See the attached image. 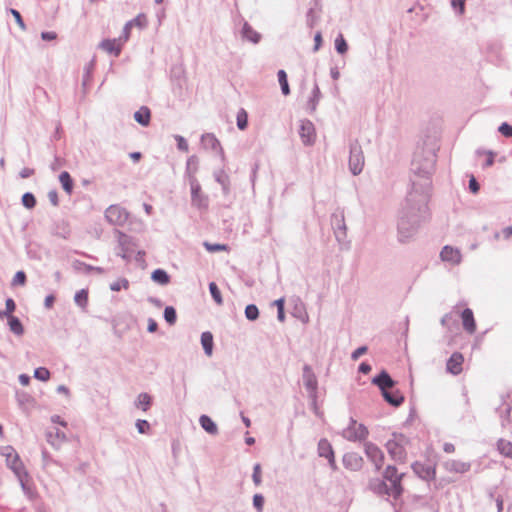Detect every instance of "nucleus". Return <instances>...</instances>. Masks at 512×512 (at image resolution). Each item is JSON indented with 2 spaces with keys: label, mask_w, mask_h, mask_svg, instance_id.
I'll return each instance as SVG.
<instances>
[{
  "label": "nucleus",
  "mask_w": 512,
  "mask_h": 512,
  "mask_svg": "<svg viewBox=\"0 0 512 512\" xmlns=\"http://www.w3.org/2000/svg\"><path fill=\"white\" fill-rule=\"evenodd\" d=\"M322 97L320 88L317 84V82L314 83L312 93L310 98L307 101V108L310 111V113H313L316 111L317 105Z\"/></svg>",
  "instance_id": "c85d7f7f"
},
{
  "label": "nucleus",
  "mask_w": 512,
  "mask_h": 512,
  "mask_svg": "<svg viewBox=\"0 0 512 512\" xmlns=\"http://www.w3.org/2000/svg\"><path fill=\"white\" fill-rule=\"evenodd\" d=\"M241 36L243 39H246L254 44H257L261 39V35L255 31L248 22H244L241 29Z\"/></svg>",
  "instance_id": "b1692460"
},
{
  "label": "nucleus",
  "mask_w": 512,
  "mask_h": 512,
  "mask_svg": "<svg viewBox=\"0 0 512 512\" xmlns=\"http://www.w3.org/2000/svg\"><path fill=\"white\" fill-rule=\"evenodd\" d=\"M22 205L27 209H33L36 206V198L33 193L26 192L21 198Z\"/></svg>",
  "instance_id": "79ce46f5"
},
{
  "label": "nucleus",
  "mask_w": 512,
  "mask_h": 512,
  "mask_svg": "<svg viewBox=\"0 0 512 512\" xmlns=\"http://www.w3.org/2000/svg\"><path fill=\"white\" fill-rule=\"evenodd\" d=\"M163 316L169 325H174L177 321V313L173 306H166Z\"/></svg>",
  "instance_id": "a19ab883"
},
{
  "label": "nucleus",
  "mask_w": 512,
  "mask_h": 512,
  "mask_svg": "<svg viewBox=\"0 0 512 512\" xmlns=\"http://www.w3.org/2000/svg\"><path fill=\"white\" fill-rule=\"evenodd\" d=\"M274 304L277 307V319L280 322H284V320H285V312H284L285 300H284V298H279V299L275 300Z\"/></svg>",
  "instance_id": "09e8293b"
},
{
  "label": "nucleus",
  "mask_w": 512,
  "mask_h": 512,
  "mask_svg": "<svg viewBox=\"0 0 512 512\" xmlns=\"http://www.w3.org/2000/svg\"><path fill=\"white\" fill-rule=\"evenodd\" d=\"M115 234L117 235L118 248L120 250L117 252V255L124 260H130L129 253L132 252L133 247L136 246L134 238L118 229L115 230Z\"/></svg>",
  "instance_id": "6e6552de"
},
{
  "label": "nucleus",
  "mask_w": 512,
  "mask_h": 512,
  "mask_svg": "<svg viewBox=\"0 0 512 512\" xmlns=\"http://www.w3.org/2000/svg\"><path fill=\"white\" fill-rule=\"evenodd\" d=\"M463 328L470 334L476 331V323L473 311L470 308H465L461 313Z\"/></svg>",
  "instance_id": "4be33fe9"
},
{
  "label": "nucleus",
  "mask_w": 512,
  "mask_h": 512,
  "mask_svg": "<svg viewBox=\"0 0 512 512\" xmlns=\"http://www.w3.org/2000/svg\"><path fill=\"white\" fill-rule=\"evenodd\" d=\"M0 455L5 458L6 466L12 470L17 477L23 491H27L26 482L29 478V474L17 451L10 445L2 446L0 447Z\"/></svg>",
  "instance_id": "f03ea898"
},
{
  "label": "nucleus",
  "mask_w": 512,
  "mask_h": 512,
  "mask_svg": "<svg viewBox=\"0 0 512 512\" xmlns=\"http://www.w3.org/2000/svg\"><path fill=\"white\" fill-rule=\"evenodd\" d=\"M299 135L304 145L310 146L315 142V127L310 120H301Z\"/></svg>",
  "instance_id": "ddd939ff"
},
{
  "label": "nucleus",
  "mask_w": 512,
  "mask_h": 512,
  "mask_svg": "<svg viewBox=\"0 0 512 512\" xmlns=\"http://www.w3.org/2000/svg\"><path fill=\"white\" fill-rule=\"evenodd\" d=\"M129 218L128 211L120 205H110L105 210V219L114 226H123Z\"/></svg>",
  "instance_id": "39448f33"
},
{
  "label": "nucleus",
  "mask_w": 512,
  "mask_h": 512,
  "mask_svg": "<svg viewBox=\"0 0 512 512\" xmlns=\"http://www.w3.org/2000/svg\"><path fill=\"white\" fill-rule=\"evenodd\" d=\"M252 480L256 486H259L262 482L261 465L259 463H256L253 467Z\"/></svg>",
  "instance_id": "603ef678"
},
{
  "label": "nucleus",
  "mask_w": 512,
  "mask_h": 512,
  "mask_svg": "<svg viewBox=\"0 0 512 512\" xmlns=\"http://www.w3.org/2000/svg\"><path fill=\"white\" fill-rule=\"evenodd\" d=\"M129 287V281L126 278H121L110 284L112 291H120L122 288L127 289Z\"/></svg>",
  "instance_id": "3c124183"
},
{
  "label": "nucleus",
  "mask_w": 512,
  "mask_h": 512,
  "mask_svg": "<svg viewBox=\"0 0 512 512\" xmlns=\"http://www.w3.org/2000/svg\"><path fill=\"white\" fill-rule=\"evenodd\" d=\"M385 447L388 451L389 456L396 462L404 463L406 460V450L405 447L402 446L400 442H396V440H388L385 444Z\"/></svg>",
  "instance_id": "f8f14e48"
},
{
  "label": "nucleus",
  "mask_w": 512,
  "mask_h": 512,
  "mask_svg": "<svg viewBox=\"0 0 512 512\" xmlns=\"http://www.w3.org/2000/svg\"><path fill=\"white\" fill-rule=\"evenodd\" d=\"M470 467V463L459 460H449L445 462V468L450 472L465 473L469 471Z\"/></svg>",
  "instance_id": "393cba45"
},
{
  "label": "nucleus",
  "mask_w": 512,
  "mask_h": 512,
  "mask_svg": "<svg viewBox=\"0 0 512 512\" xmlns=\"http://www.w3.org/2000/svg\"><path fill=\"white\" fill-rule=\"evenodd\" d=\"M322 12V0H311L310 8L306 13V25L313 28L320 19Z\"/></svg>",
  "instance_id": "2eb2a0df"
},
{
  "label": "nucleus",
  "mask_w": 512,
  "mask_h": 512,
  "mask_svg": "<svg viewBox=\"0 0 512 512\" xmlns=\"http://www.w3.org/2000/svg\"><path fill=\"white\" fill-rule=\"evenodd\" d=\"M10 13L12 14V16L14 17L16 23L18 24V26L21 28V30L25 31L26 30V25L23 21V18L20 14V12L16 9H13L11 8L10 10Z\"/></svg>",
  "instance_id": "13d9d810"
},
{
  "label": "nucleus",
  "mask_w": 512,
  "mask_h": 512,
  "mask_svg": "<svg viewBox=\"0 0 512 512\" xmlns=\"http://www.w3.org/2000/svg\"><path fill=\"white\" fill-rule=\"evenodd\" d=\"M59 181L61 183V186L63 190L70 195L73 191L74 187V181L71 177V175L67 171H63L59 175Z\"/></svg>",
  "instance_id": "72a5a7b5"
},
{
  "label": "nucleus",
  "mask_w": 512,
  "mask_h": 512,
  "mask_svg": "<svg viewBox=\"0 0 512 512\" xmlns=\"http://www.w3.org/2000/svg\"><path fill=\"white\" fill-rule=\"evenodd\" d=\"M317 450L318 455L326 459L332 458L334 455V451L330 442L325 438L320 439V441L318 442Z\"/></svg>",
  "instance_id": "7c9ffc66"
},
{
  "label": "nucleus",
  "mask_w": 512,
  "mask_h": 512,
  "mask_svg": "<svg viewBox=\"0 0 512 512\" xmlns=\"http://www.w3.org/2000/svg\"><path fill=\"white\" fill-rule=\"evenodd\" d=\"M413 471L424 480H429L434 478L435 469L431 466H426L420 462H415L412 464Z\"/></svg>",
  "instance_id": "412c9836"
},
{
  "label": "nucleus",
  "mask_w": 512,
  "mask_h": 512,
  "mask_svg": "<svg viewBox=\"0 0 512 512\" xmlns=\"http://www.w3.org/2000/svg\"><path fill=\"white\" fill-rule=\"evenodd\" d=\"M264 497L262 494H255L253 496V506L255 507V509L258 511V512H262L263 511V507H264Z\"/></svg>",
  "instance_id": "5fc2aeb1"
},
{
  "label": "nucleus",
  "mask_w": 512,
  "mask_h": 512,
  "mask_svg": "<svg viewBox=\"0 0 512 512\" xmlns=\"http://www.w3.org/2000/svg\"><path fill=\"white\" fill-rule=\"evenodd\" d=\"M190 187H191V203L192 206L198 209H207L209 200L208 197L201 192V186L195 176H190Z\"/></svg>",
  "instance_id": "423d86ee"
},
{
  "label": "nucleus",
  "mask_w": 512,
  "mask_h": 512,
  "mask_svg": "<svg viewBox=\"0 0 512 512\" xmlns=\"http://www.w3.org/2000/svg\"><path fill=\"white\" fill-rule=\"evenodd\" d=\"M134 119L140 125L144 127L148 126L151 120L150 109L147 106L140 107V109L134 113Z\"/></svg>",
  "instance_id": "cd10ccee"
},
{
  "label": "nucleus",
  "mask_w": 512,
  "mask_h": 512,
  "mask_svg": "<svg viewBox=\"0 0 512 512\" xmlns=\"http://www.w3.org/2000/svg\"><path fill=\"white\" fill-rule=\"evenodd\" d=\"M48 199L50 201V203L53 205V206H58L59 205V200H58V193L56 190H50L48 192Z\"/></svg>",
  "instance_id": "338daca9"
},
{
  "label": "nucleus",
  "mask_w": 512,
  "mask_h": 512,
  "mask_svg": "<svg viewBox=\"0 0 512 512\" xmlns=\"http://www.w3.org/2000/svg\"><path fill=\"white\" fill-rule=\"evenodd\" d=\"M204 247L209 252H218V251H225V250H227V245H225V244H218V243L212 244V243H209V242H204Z\"/></svg>",
  "instance_id": "864d4df0"
},
{
  "label": "nucleus",
  "mask_w": 512,
  "mask_h": 512,
  "mask_svg": "<svg viewBox=\"0 0 512 512\" xmlns=\"http://www.w3.org/2000/svg\"><path fill=\"white\" fill-rule=\"evenodd\" d=\"M74 301L79 307L86 308L88 304V291L86 289H81L76 292Z\"/></svg>",
  "instance_id": "ea45409f"
},
{
  "label": "nucleus",
  "mask_w": 512,
  "mask_h": 512,
  "mask_svg": "<svg viewBox=\"0 0 512 512\" xmlns=\"http://www.w3.org/2000/svg\"><path fill=\"white\" fill-rule=\"evenodd\" d=\"M198 157L196 155H192L187 159L186 163V174L188 175V178L190 179V176H195V173L198 170Z\"/></svg>",
  "instance_id": "4c0bfd02"
},
{
  "label": "nucleus",
  "mask_w": 512,
  "mask_h": 512,
  "mask_svg": "<svg viewBox=\"0 0 512 512\" xmlns=\"http://www.w3.org/2000/svg\"><path fill=\"white\" fill-rule=\"evenodd\" d=\"M364 452L367 458L374 464L376 471H379L384 463V453L372 442L364 443Z\"/></svg>",
  "instance_id": "1a4fd4ad"
},
{
  "label": "nucleus",
  "mask_w": 512,
  "mask_h": 512,
  "mask_svg": "<svg viewBox=\"0 0 512 512\" xmlns=\"http://www.w3.org/2000/svg\"><path fill=\"white\" fill-rule=\"evenodd\" d=\"M463 361L464 358L461 353H453L447 361V370L453 375H458L462 371Z\"/></svg>",
  "instance_id": "aec40b11"
},
{
  "label": "nucleus",
  "mask_w": 512,
  "mask_h": 512,
  "mask_svg": "<svg viewBox=\"0 0 512 512\" xmlns=\"http://www.w3.org/2000/svg\"><path fill=\"white\" fill-rule=\"evenodd\" d=\"M278 82L281 87V92L283 95L287 96L290 94V87L287 79V73L284 70H279L277 72Z\"/></svg>",
  "instance_id": "e433bc0d"
},
{
  "label": "nucleus",
  "mask_w": 512,
  "mask_h": 512,
  "mask_svg": "<svg viewBox=\"0 0 512 512\" xmlns=\"http://www.w3.org/2000/svg\"><path fill=\"white\" fill-rule=\"evenodd\" d=\"M202 143L205 147L211 148L212 150H218L221 159L225 160V154L219 140L212 133H206L201 137Z\"/></svg>",
  "instance_id": "6ab92c4d"
},
{
  "label": "nucleus",
  "mask_w": 512,
  "mask_h": 512,
  "mask_svg": "<svg viewBox=\"0 0 512 512\" xmlns=\"http://www.w3.org/2000/svg\"><path fill=\"white\" fill-rule=\"evenodd\" d=\"M435 163L436 154L432 150L414 153L412 171L424 179L422 182H412V189L408 192L405 203L399 212L397 232L400 242H406L412 238L421 223L428 218L429 175L433 172Z\"/></svg>",
  "instance_id": "f257e3e1"
},
{
  "label": "nucleus",
  "mask_w": 512,
  "mask_h": 512,
  "mask_svg": "<svg viewBox=\"0 0 512 512\" xmlns=\"http://www.w3.org/2000/svg\"><path fill=\"white\" fill-rule=\"evenodd\" d=\"M440 257L443 261L450 262L452 264H459L461 261L460 251L448 245L442 248Z\"/></svg>",
  "instance_id": "a211bd4d"
},
{
  "label": "nucleus",
  "mask_w": 512,
  "mask_h": 512,
  "mask_svg": "<svg viewBox=\"0 0 512 512\" xmlns=\"http://www.w3.org/2000/svg\"><path fill=\"white\" fill-rule=\"evenodd\" d=\"M209 291H210V294H211V297L213 298V300L217 304L221 305L223 303L222 295H221V292L215 282L209 283Z\"/></svg>",
  "instance_id": "de8ad7c7"
},
{
  "label": "nucleus",
  "mask_w": 512,
  "mask_h": 512,
  "mask_svg": "<svg viewBox=\"0 0 512 512\" xmlns=\"http://www.w3.org/2000/svg\"><path fill=\"white\" fill-rule=\"evenodd\" d=\"M135 425L140 434H145L150 429V424L147 420L138 419Z\"/></svg>",
  "instance_id": "052dcab7"
},
{
  "label": "nucleus",
  "mask_w": 512,
  "mask_h": 512,
  "mask_svg": "<svg viewBox=\"0 0 512 512\" xmlns=\"http://www.w3.org/2000/svg\"><path fill=\"white\" fill-rule=\"evenodd\" d=\"M335 49L339 54H345L348 51V44L342 34L335 39Z\"/></svg>",
  "instance_id": "49530a36"
},
{
  "label": "nucleus",
  "mask_w": 512,
  "mask_h": 512,
  "mask_svg": "<svg viewBox=\"0 0 512 512\" xmlns=\"http://www.w3.org/2000/svg\"><path fill=\"white\" fill-rule=\"evenodd\" d=\"M7 319H8V325H9L11 332H13L17 336L23 335L24 327H23L20 319L16 316H9V317H7Z\"/></svg>",
  "instance_id": "c9c22d12"
},
{
  "label": "nucleus",
  "mask_w": 512,
  "mask_h": 512,
  "mask_svg": "<svg viewBox=\"0 0 512 512\" xmlns=\"http://www.w3.org/2000/svg\"><path fill=\"white\" fill-rule=\"evenodd\" d=\"M331 226L338 242H343L347 237L344 210L337 208L331 215Z\"/></svg>",
  "instance_id": "20e7f679"
},
{
  "label": "nucleus",
  "mask_w": 512,
  "mask_h": 512,
  "mask_svg": "<svg viewBox=\"0 0 512 512\" xmlns=\"http://www.w3.org/2000/svg\"><path fill=\"white\" fill-rule=\"evenodd\" d=\"M368 348L367 346H360L356 350H354L351 354V359L353 361L358 360L363 354L367 352Z\"/></svg>",
  "instance_id": "69168bd1"
},
{
  "label": "nucleus",
  "mask_w": 512,
  "mask_h": 512,
  "mask_svg": "<svg viewBox=\"0 0 512 512\" xmlns=\"http://www.w3.org/2000/svg\"><path fill=\"white\" fill-rule=\"evenodd\" d=\"M343 465L351 471H359L363 467L364 460L356 452H347L342 458Z\"/></svg>",
  "instance_id": "f3484780"
},
{
  "label": "nucleus",
  "mask_w": 512,
  "mask_h": 512,
  "mask_svg": "<svg viewBox=\"0 0 512 512\" xmlns=\"http://www.w3.org/2000/svg\"><path fill=\"white\" fill-rule=\"evenodd\" d=\"M496 411L500 416L503 428L512 424V400L510 395L502 397V404L496 408Z\"/></svg>",
  "instance_id": "9d476101"
},
{
  "label": "nucleus",
  "mask_w": 512,
  "mask_h": 512,
  "mask_svg": "<svg viewBox=\"0 0 512 512\" xmlns=\"http://www.w3.org/2000/svg\"><path fill=\"white\" fill-rule=\"evenodd\" d=\"M5 305H6V309L4 310L5 316L6 317L13 316L12 313L16 309L15 301L12 298H8V299H6Z\"/></svg>",
  "instance_id": "680f3d73"
},
{
  "label": "nucleus",
  "mask_w": 512,
  "mask_h": 512,
  "mask_svg": "<svg viewBox=\"0 0 512 512\" xmlns=\"http://www.w3.org/2000/svg\"><path fill=\"white\" fill-rule=\"evenodd\" d=\"M100 47L110 53V54H113L114 56H118L121 52V47L119 45H116V40L113 39H105L103 40L101 43H100Z\"/></svg>",
  "instance_id": "f704fd0d"
},
{
  "label": "nucleus",
  "mask_w": 512,
  "mask_h": 512,
  "mask_svg": "<svg viewBox=\"0 0 512 512\" xmlns=\"http://www.w3.org/2000/svg\"><path fill=\"white\" fill-rule=\"evenodd\" d=\"M303 382L306 390L309 393V396L315 402L318 382L312 368L309 365H304L303 367Z\"/></svg>",
  "instance_id": "9b49d317"
},
{
  "label": "nucleus",
  "mask_w": 512,
  "mask_h": 512,
  "mask_svg": "<svg viewBox=\"0 0 512 512\" xmlns=\"http://www.w3.org/2000/svg\"><path fill=\"white\" fill-rule=\"evenodd\" d=\"M383 477L385 480L391 483V492L393 493V497L397 499L403 492V488L401 485L403 474L399 475L397 468L395 466L388 465L383 473Z\"/></svg>",
  "instance_id": "0eeeda50"
},
{
  "label": "nucleus",
  "mask_w": 512,
  "mask_h": 512,
  "mask_svg": "<svg viewBox=\"0 0 512 512\" xmlns=\"http://www.w3.org/2000/svg\"><path fill=\"white\" fill-rule=\"evenodd\" d=\"M34 377L40 381H47L50 378V372L45 367H38L34 370Z\"/></svg>",
  "instance_id": "8fccbe9b"
},
{
  "label": "nucleus",
  "mask_w": 512,
  "mask_h": 512,
  "mask_svg": "<svg viewBox=\"0 0 512 512\" xmlns=\"http://www.w3.org/2000/svg\"><path fill=\"white\" fill-rule=\"evenodd\" d=\"M451 6L459 15L464 14L465 0H451Z\"/></svg>",
  "instance_id": "4d7b16f0"
},
{
  "label": "nucleus",
  "mask_w": 512,
  "mask_h": 512,
  "mask_svg": "<svg viewBox=\"0 0 512 512\" xmlns=\"http://www.w3.org/2000/svg\"><path fill=\"white\" fill-rule=\"evenodd\" d=\"M384 400L393 407H399L404 402V396L399 390L393 392L386 391L382 393Z\"/></svg>",
  "instance_id": "a878e982"
},
{
  "label": "nucleus",
  "mask_w": 512,
  "mask_h": 512,
  "mask_svg": "<svg viewBox=\"0 0 512 512\" xmlns=\"http://www.w3.org/2000/svg\"><path fill=\"white\" fill-rule=\"evenodd\" d=\"M349 147V170L353 175H359L365 163L362 147L358 140H353Z\"/></svg>",
  "instance_id": "7ed1b4c3"
},
{
  "label": "nucleus",
  "mask_w": 512,
  "mask_h": 512,
  "mask_svg": "<svg viewBox=\"0 0 512 512\" xmlns=\"http://www.w3.org/2000/svg\"><path fill=\"white\" fill-rule=\"evenodd\" d=\"M152 398L147 393H140L138 395V404L137 407L141 408L143 411H147L151 405Z\"/></svg>",
  "instance_id": "37998d69"
},
{
  "label": "nucleus",
  "mask_w": 512,
  "mask_h": 512,
  "mask_svg": "<svg viewBox=\"0 0 512 512\" xmlns=\"http://www.w3.org/2000/svg\"><path fill=\"white\" fill-rule=\"evenodd\" d=\"M498 131H499V133H501L504 137H507V138L512 137V125H510V124H509V123H507V122H503V123L498 127Z\"/></svg>",
  "instance_id": "bf43d9fd"
},
{
  "label": "nucleus",
  "mask_w": 512,
  "mask_h": 512,
  "mask_svg": "<svg viewBox=\"0 0 512 512\" xmlns=\"http://www.w3.org/2000/svg\"><path fill=\"white\" fill-rule=\"evenodd\" d=\"M245 317L249 321H255L259 318V309L255 304H249L245 308Z\"/></svg>",
  "instance_id": "a18cd8bd"
},
{
  "label": "nucleus",
  "mask_w": 512,
  "mask_h": 512,
  "mask_svg": "<svg viewBox=\"0 0 512 512\" xmlns=\"http://www.w3.org/2000/svg\"><path fill=\"white\" fill-rule=\"evenodd\" d=\"M213 176L215 181L221 185L223 194L228 195L230 193L229 175L224 171V169H219L214 171Z\"/></svg>",
  "instance_id": "5701e85b"
},
{
  "label": "nucleus",
  "mask_w": 512,
  "mask_h": 512,
  "mask_svg": "<svg viewBox=\"0 0 512 512\" xmlns=\"http://www.w3.org/2000/svg\"><path fill=\"white\" fill-rule=\"evenodd\" d=\"M372 384L377 386L382 394L389 391V389H392L396 385V382L392 379L389 373L383 369L379 374L373 377Z\"/></svg>",
  "instance_id": "dca6fc26"
},
{
  "label": "nucleus",
  "mask_w": 512,
  "mask_h": 512,
  "mask_svg": "<svg viewBox=\"0 0 512 512\" xmlns=\"http://www.w3.org/2000/svg\"><path fill=\"white\" fill-rule=\"evenodd\" d=\"M57 38V34L53 31H44L41 33V39L44 41H52Z\"/></svg>",
  "instance_id": "774afa93"
},
{
  "label": "nucleus",
  "mask_w": 512,
  "mask_h": 512,
  "mask_svg": "<svg viewBox=\"0 0 512 512\" xmlns=\"http://www.w3.org/2000/svg\"><path fill=\"white\" fill-rule=\"evenodd\" d=\"M175 140L177 141V148L181 151L187 152L189 149L188 143L186 139L180 135L175 136Z\"/></svg>",
  "instance_id": "e2e57ef3"
},
{
  "label": "nucleus",
  "mask_w": 512,
  "mask_h": 512,
  "mask_svg": "<svg viewBox=\"0 0 512 512\" xmlns=\"http://www.w3.org/2000/svg\"><path fill=\"white\" fill-rule=\"evenodd\" d=\"M199 423L207 433L211 435H216L218 433V427L216 423L208 415H201L199 418Z\"/></svg>",
  "instance_id": "2f4dec72"
},
{
  "label": "nucleus",
  "mask_w": 512,
  "mask_h": 512,
  "mask_svg": "<svg viewBox=\"0 0 512 512\" xmlns=\"http://www.w3.org/2000/svg\"><path fill=\"white\" fill-rule=\"evenodd\" d=\"M151 279L153 282H155L161 286L168 285L171 281V277L167 273V271L164 269H161V268L155 269L151 273Z\"/></svg>",
  "instance_id": "c756f323"
},
{
  "label": "nucleus",
  "mask_w": 512,
  "mask_h": 512,
  "mask_svg": "<svg viewBox=\"0 0 512 512\" xmlns=\"http://www.w3.org/2000/svg\"><path fill=\"white\" fill-rule=\"evenodd\" d=\"M368 435L369 431L364 424H358L357 427H347L343 432L344 438L351 442L363 441Z\"/></svg>",
  "instance_id": "4468645a"
},
{
  "label": "nucleus",
  "mask_w": 512,
  "mask_h": 512,
  "mask_svg": "<svg viewBox=\"0 0 512 512\" xmlns=\"http://www.w3.org/2000/svg\"><path fill=\"white\" fill-rule=\"evenodd\" d=\"M26 280V273L24 271H17L13 277L12 285H24Z\"/></svg>",
  "instance_id": "6e6d98bb"
},
{
  "label": "nucleus",
  "mask_w": 512,
  "mask_h": 512,
  "mask_svg": "<svg viewBox=\"0 0 512 512\" xmlns=\"http://www.w3.org/2000/svg\"><path fill=\"white\" fill-rule=\"evenodd\" d=\"M248 126V114L244 109H240L237 113V127L239 130H245Z\"/></svg>",
  "instance_id": "c03bdc74"
},
{
  "label": "nucleus",
  "mask_w": 512,
  "mask_h": 512,
  "mask_svg": "<svg viewBox=\"0 0 512 512\" xmlns=\"http://www.w3.org/2000/svg\"><path fill=\"white\" fill-rule=\"evenodd\" d=\"M497 448L502 455L512 458V443L510 441L499 439Z\"/></svg>",
  "instance_id": "58836bf2"
},
{
  "label": "nucleus",
  "mask_w": 512,
  "mask_h": 512,
  "mask_svg": "<svg viewBox=\"0 0 512 512\" xmlns=\"http://www.w3.org/2000/svg\"><path fill=\"white\" fill-rule=\"evenodd\" d=\"M201 344L203 347V350L207 356H211L213 353V335L211 332L206 331L201 334Z\"/></svg>",
  "instance_id": "473e14b6"
},
{
  "label": "nucleus",
  "mask_w": 512,
  "mask_h": 512,
  "mask_svg": "<svg viewBox=\"0 0 512 512\" xmlns=\"http://www.w3.org/2000/svg\"><path fill=\"white\" fill-rule=\"evenodd\" d=\"M469 190L473 194H477L480 190V184L473 175L469 179Z\"/></svg>",
  "instance_id": "0e129e2a"
},
{
  "label": "nucleus",
  "mask_w": 512,
  "mask_h": 512,
  "mask_svg": "<svg viewBox=\"0 0 512 512\" xmlns=\"http://www.w3.org/2000/svg\"><path fill=\"white\" fill-rule=\"evenodd\" d=\"M370 488L382 495V494H386V495H389V496H393V493L391 492L392 491V485H388L385 481L383 480H373L370 482Z\"/></svg>",
  "instance_id": "bb28decb"
}]
</instances>
